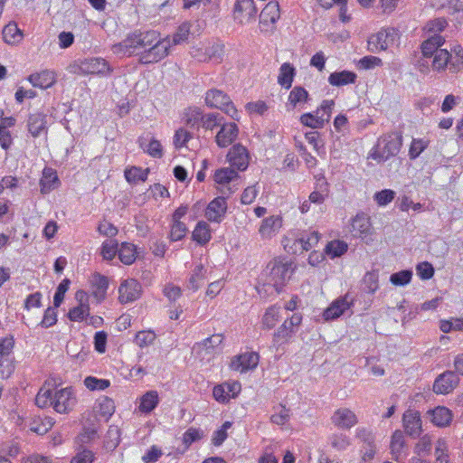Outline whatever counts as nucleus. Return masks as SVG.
<instances>
[{
    "label": "nucleus",
    "mask_w": 463,
    "mask_h": 463,
    "mask_svg": "<svg viewBox=\"0 0 463 463\" xmlns=\"http://www.w3.org/2000/svg\"><path fill=\"white\" fill-rule=\"evenodd\" d=\"M27 128L33 137H38L42 134H47V115L43 112H35L30 114L27 120Z\"/></svg>",
    "instance_id": "15"
},
{
    "label": "nucleus",
    "mask_w": 463,
    "mask_h": 463,
    "mask_svg": "<svg viewBox=\"0 0 463 463\" xmlns=\"http://www.w3.org/2000/svg\"><path fill=\"white\" fill-rule=\"evenodd\" d=\"M77 402L76 395L72 387H66L54 393L52 405L59 413H68L73 409Z\"/></svg>",
    "instance_id": "6"
},
{
    "label": "nucleus",
    "mask_w": 463,
    "mask_h": 463,
    "mask_svg": "<svg viewBox=\"0 0 463 463\" xmlns=\"http://www.w3.org/2000/svg\"><path fill=\"white\" fill-rule=\"evenodd\" d=\"M118 243L117 241H105L101 245L100 254L105 260H112L118 253Z\"/></svg>",
    "instance_id": "58"
},
{
    "label": "nucleus",
    "mask_w": 463,
    "mask_h": 463,
    "mask_svg": "<svg viewBox=\"0 0 463 463\" xmlns=\"http://www.w3.org/2000/svg\"><path fill=\"white\" fill-rule=\"evenodd\" d=\"M389 33L386 32H378L375 35L372 36L368 41L369 50L375 52L376 50H386L388 48Z\"/></svg>",
    "instance_id": "42"
},
{
    "label": "nucleus",
    "mask_w": 463,
    "mask_h": 463,
    "mask_svg": "<svg viewBox=\"0 0 463 463\" xmlns=\"http://www.w3.org/2000/svg\"><path fill=\"white\" fill-rule=\"evenodd\" d=\"M378 274L375 271H368L364 274L362 281L361 288L368 294H374L378 289Z\"/></svg>",
    "instance_id": "41"
},
{
    "label": "nucleus",
    "mask_w": 463,
    "mask_h": 463,
    "mask_svg": "<svg viewBox=\"0 0 463 463\" xmlns=\"http://www.w3.org/2000/svg\"><path fill=\"white\" fill-rule=\"evenodd\" d=\"M120 430L117 426H109L104 440L105 448L109 450H114L120 442Z\"/></svg>",
    "instance_id": "43"
},
{
    "label": "nucleus",
    "mask_w": 463,
    "mask_h": 463,
    "mask_svg": "<svg viewBox=\"0 0 463 463\" xmlns=\"http://www.w3.org/2000/svg\"><path fill=\"white\" fill-rule=\"evenodd\" d=\"M357 75L351 71H341L332 72L328 77V82L332 86L341 87L347 84H353L356 81Z\"/></svg>",
    "instance_id": "27"
},
{
    "label": "nucleus",
    "mask_w": 463,
    "mask_h": 463,
    "mask_svg": "<svg viewBox=\"0 0 463 463\" xmlns=\"http://www.w3.org/2000/svg\"><path fill=\"white\" fill-rule=\"evenodd\" d=\"M171 48L170 37L160 38L155 30H135L127 37L112 45L113 53L122 57H138V63L148 65L165 59Z\"/></svg>",
    "instance_id": "1"
},
{
    "label": "nucleus",
    "mask_w": 463,
    "mask_h": 463,
    "mask_svg": "<svg viewBox=\"0 0 463 463\" xmlns=\"http://www.w3.org/2000/svg\"><path fill=\"white\" fill-rule=\"evenodd\" d=\"M227 156L231 165L238 171H245L248 168L249 153L244 146L241 144L233 145Z\"/></svg>",
    "instance_id": "12"
},
{
    "label": "nucleus",
    "mask_w": 463,
    "mask_h": 463,
    "mask_svg": "<svg viewBox=\"0 0 463 463\" xmlns=\"http://www.w3.org/2000/svg\"><path fill=\"white\" fill-rule=\"evenodd\" d=\"M149 168L142 169L139 166H132L125 170V178L129 184L145 182L147 179Z\"/></svg>",
    "instance_id": "40"
},
{
    "label": "nucleus",
    "mask_w": 463,
    "mask_h": 463,
    "mask_svg": "<svg viewBox=\"0 0 463 463\" xmlns=\"http://www.w3.org/2000/svg\"><path fill=\"white\" fill-rule=\"evenodd\" d=\"M392 459L399 461L406 457L409 451V445L406 442L404 432L396 430L392 435L390 445Z\"/></svg>",
    "instance_id": "16"
},
{
    "label": "nucleus",
    "mask_w": 463,
    "mask_h": 463,
    "mask_svg": "<svg viewBox=\"0 0 463 463\" xmlns=\"http://www.w3.org/2000/svg\"><path fill=\"white\" fill-rule=\"evenodd\" d=\"M61 184L57 171L52 167L45 166L43 170V175L39 183L41 193L43 194H47L57 189Z\"/></svg>",
    "instance_id": "17"
},
{
    "label": "nucleus",
    "mask_w": 463,
    "mask_h": 463,
    "mask_svg": "<svg viewBox=\"0 0 463 463\" xmlns=\"http://www.w3.org/2000/svg\"><path fill=\"white\" fill-rule=\"evenodd\" d=\"M84 385L90 391H104L110 385L108 379H99L95 376H87L84 379Z\"/></svg>",
    "instance_id": "50"
},
{
    "label": "nucleus",
    "mask_w": 463,
    "mask_h": 463,
    "mask_svg": "<svg viewBox=\"0 0 463 463\" xmlns=\"http://www.w3.org/2000/svg\"><path fill=\"white\" fill-rule=\"evenodd\" d=\"M295 270L296 266L292 261L275 258L267 264L262 275L275 287L276 293L280 294L284 291L285 286L290 280Z\"/></svg>",
    "instance_id": "2"
},
{
    "label": "nucleus",
    "mask_w": 463,
    "mask_h": 463,
    "mask_svg": "<svg viewBox=\"0 0 463 463\" xmlns=\"http://www.w3.org/2000/svg\"><path fill=\"white\" fill-rule=\"evenodd\" d=\"M332 420L336 426L345 429H350L357 422L355 414L347 409L337 410Z\"/></svg>",
    "instance_id": "26"
},
{
    "label": "nucleus",
    "mask_w": 463,
    "mask_h": 463,
    "mask_svg": "<svg viewBox=\"0 0 463 463\" xmlns=\"http://www.w3.org/2000/svg\"><path fill=\"white\" fill-rule=\"evenodd\" d=\"M310 99L307 90L302 86H295L288 95L286 104L287 110H293L297 106L306 103Z\"/></svg>",
    "instance_id": "24"
},
{
    "label": "nucleus",
    "mask_w": 463,
    "mask_h": 463,
    "mask_svg": "<svg viewBox=\"0 0 463 463\" xmlns=\"http://www.w3.org/2000/svg\"><path fill=\"white\" fill-rule=\"evenodd\" d=\"M197 114L200 116L202 127L206 129L213 130L215 127L220 126L222 120H223V117L219 113H209L203 115L198 110Z\"/></svg>",
    "instance_id": "45"
},
{
    "label": "nucleus",
    "mask_w": 463,
    "mask_h": 463,
    "mask_svg": "<svg viewBox=\"0 0 463 463\" xmlns=\"http://www.w3.org/2000/svg\"><path fill=\"white\" fill-rule=\"evenodd\" d=\"M348 250V244L341 240H333L328 241L325 247L324 252L330 259L340 258Z\"/></svg>",
    "instance_id": "32"
},
{
    "label": "nucleus",
    "mask_w": 463,
    "mask_h": 463,
    "mask_svg": "<svg viewBox=\"0 0 463 463\" xmlns=\"http://www.w3.org/2000/svg\"><path fill=\"white\" fill-rule=\"evenodd\" d=\"M300 122L306 127L311 128H322L325 125V118L323 116L319 117L318 114L314 115L313 113H304L300 117Z\"/></svg>",
    "instance_id": "49"
},
{
    "label": "nucleus",
    "mask_w": 463,
    "mask_h": 463,
    "mask_svg": "<svg viewBox=\"0 0 463 463\" xmlns=\"http://www.w3.org/2000/svg\"><path fill=\"white\" fill-rule=\"evenodd\" d=\"M416 273L422 280H428L434 276L435 269L431 263L422 261L417 264Z\"/></svg>",
    "instance_id": "62"
},
{
    "label": "nucleus",
    "mask_w": 463,
    "mask_h": 463,
    "mask_svg": "<svg viewBox=\"0 0 463 463\" xmlns=\"http://www.w3.org/2000/svg\"><path fill=\"white\" fill-rule=\"evenodd\" d=\"M138 143L143 151L150 156L154 158H161L163 156V147L157 139L152 137L150 140H146L143 137L139 138Z\"/></svg>",
    "instance_id": "33"
},
{
    "label": "nucleus",
    "mask_w": 463,
    "mask_h": 463,
    "mask_svg": "<svg viewBox=\"0 0 463 463\" xmlns=\"http://www.w3.org/2000/svg\"><path fill=\"white\" fill-rule=\"evenodd\" d=\"M80 70L83 74H97L102 77L110 75L113 68L101 57H91L80 61Z\"/></svg>",
    "instance_id": "5"
},
{
    "label": "nucleus",
    "mask_w": 463,
    "mask_h": 463,
    "mask_svg": "<svg viewBox=\"0 0 463 463\" xmlns=\"http://www.w3.org/2000/svg\"><path fill=\"white\" fill-rule=\"evenodd\" d=\"M94 454L91 450L86 449L84 445L80 444L77 454L72 458L71 463H92Z\"/></svg>",
    "instance_id": "61"
},
{
    "label": "nucleus",
    "mask_w": 463,
    "mask_h": 463,
    "mask_svg": "<svg viewBox=\"0 0 463 463\" xmlns=\"http://www.w3.org/2000/svg\"><path fill=\"white\" fill-rule=\"evenodd\" d=\"M296 73L297 71L293 64L290 62H284L279 68V73L278 76L279 84L286 90L290 89Z\"/></svg>",
    "instance_id": "28"
},
{
    "label": "nucleus",
    "mask_w": 463,
    "mask_h": 463,
    "mask_svg": "<svg viewBox=\"0 0 463 463\" xmlns=\"http://www.w3.org/2000/svg\"><path fill=\"white\" fill-rule=\"evenodd\" d=\"M28 80L33 87L46 90L51 88L55 82V73L52 71L44 70L41 72L32 73Z\"/></svg>",
    "instance_id": "21"
},
{
    "label": "nucleus",
    "mask_w": 463,
    "mask_h": 463,
    "mask_svg": "<svg viewBox=\"0 0 463 463\" xmlns=\"http://www.w3.org/2000/svg\"><path fill=\"white\" fill-rule=\"evenodd\" d=\"M349 293L334 300L323 312L325 321H332L340 317L346 310L354 306V299L349 298Z\"/></svg>",
    "instance_id": "8"
},
{
    "label": "nucleus",
    "mask_w": 463,
    "mask_h": 463,
    "mask_svg": "<svg viewBox=\"0 0 463 463\" xmlns=\"http://www.w3.org/2000/svg\"><path fill=\"white\" fill-rule=\"evenodd\" d=\"M3 39L8 44H15L23 39V33L15 22L7 24L3 31Z\"/></svg>",
    "instance_id": "36"
},
{
    "label": "nucleus",
    "mask_w": 463,
    "mask_h": 463,
    "mask_svg": "<svg viewBox=\"0 0 463 463\" xmlns=\"http://www.w3.org/2000/svg\"><path fill=\"white\" fill-rule=\"evenodd\" d=\"M239 134V128L234 122L222 124L215 141L219 147H227L232 144Z\"/></svg>",
    "instance_id": "14"
},
{
    "label": "nucleus",
    "mask_w": 463,
    "mask_h": 463,
    "mask_svg": "<svg viewBox=\"0 0 463 463\" xmlns=\"http://www.w3.org/2000/svg\"><path fill=\"white\" fill-rule=\"evenodd\" d=\"M191 239L200 246H205L212 239L210 225L204 221H199L192 232Z\"/></svg>",
    "instance_id": "23"
},
{
    "label": "nucleus",
    "mask_w": 463,
    "mask_h": 463,
    "mask_svg": "<svg viewBox=\"0 0 463 463\" xmlns=\"http://www.w3.org/2000/svg\"><path fill=\"white\" fill-rule=\"evenodd\" d=\"M329 194V184L324 175L317 178L315 191H313L308 197L312 203L321 204Z\"/></svg>",
    "instance_id": "22"
},
{
    "label": "nucleus",
    "mask_w": 463,
    "mask_h": 463,
    "mask_svg": "<svg viewBox=\"0 0 463 463\" xmlns=\"http://www.w3.org/2000/svg\"><path fill=\"white\" fill-rule=\"evenodd\" d=\"M53 305L52 307H49L45 309L43 317L40 322L39 326L43 328H49L54 326L57 323V309Z\"/></svg>",
    "instance_id": "60"
},
{
    "label": "nucleus",
    "mask_w": 463,
    "mask_h": 463,
    "mask_svg": "<svg viewBox=\"0 0 463 463\" xmlns=\"http://www.w3.org/2000/svg\"><path fill=\"white\" fill-rule=\"evenodd\" d=\"M402 426L405 433L412 439H417L422 432V421L419 411L409 409L402 415Z\"/></svg>",
    "instance_id": "7"
},
{
    "label": "nucleus",
    "mask_w": 463,
    "mask_h": 463,
    "mask_svg": "<svg viewBox=\"0 0 463 463\" xmlns=\"http://www.w3.org/2000/svg\"><path fill=\"white\" fill-rule=\"evenodd\" d=\"M71 285V280L67 278L62 279L58 287L56 288L54 296H53V305L55 307H60L62 304L65 297V293L68 291Z\"/></svg>",
    "instance_id": "54"
},
{
    "label": "nucleus",
    "mask_w": 463,
    "mask_h": 463,
    "mask_svg": "<svg viewBox=\"0 0 463 463\" xmlns=\"http://www.w3.org/2000/svg\"><path fill=\"white\" fill-rule=\"evenodd\" d=\"M279 307L271 306L268 307L262 317V326L265 329H271L275 326L279 318Z\"/></svg>",
    "instance_id": "51"
},
{
    "label": "nucleus",
    "mask_w": 463,
    "mask_h": 463,
    "mask_svg": "<svg viewBox=\"0 0 463 463\" xmlns=\"http://www.w3.org/2000/svg\"><path fill=\"white\" fill-rule=\"evenodd\" d=\"M93 286L96 288L94 291V296L99 300H103L106 298L107 290L109 288V279L108 277L100 274L95 273L92 279Z\"/></svg>",
    "instance_id": "38"
},
{
    "label": "nucleus",
    "mask_w": 463,
    "mask_h": 463,
    "mask_svg": "<svg viewBox=\"0 0 463 463\" xmlns=\"http://www.w3.org/2000/svg\"><path fill=\"white\" fill-rule=\"evenodd\" d=\"M444 43L445 40L439 34L430 37L421 43L422 55L426 58H432L436 51L441 49Z\"/></svg>",
    "instance_id": "30"
},
{
    "label": "nucleus",
    "mask_w": 463,
    "mask_h": 463,
    "mask_svg": "<svg viewBox=\"0 0 463 463\" xmlns=\"http://www.w3.org/2000/svg\"><path fill=\"white\" fill-rule=\"evenodd\" d=\"M282 242L285 250L289 254L300 255L307 251L304 243L300 244V236L295 239L285 238Z\"/></svg>",
    "instance_id": "47"
},
{
    "label": "nucleus",
    "mask_w": 463,
    "mask_h": 463,
    "mask_svg": "<svg viewBox=\"0 0 463 463\" xmlns=\"http://www.w3.org/2000/svg\"><path fill=\"white\" fill-rule=\"evenodd\" d=\"M432 58V68L438 71L449 69L450 72H458L463 68V48L460 45H455L450 51L441 48Z\"/></svg>",
    "instance_id": "4"
},
{
    "label": "nucleus",
    "mask_w": 463,
    "mask_h": 463,
    "mask_svg": "<svg viewBox=\"0 0 463 463\" xmlns=\"http://www.w3.org/2000/svg\"><path fill=\"white\" fill-rule=\"evenodd\" d=\"M429 141L422 138H412L409 149V157L411 160H415L428 147Z\"/></svg>",
    "instance_id": "52"
},
{
    "label": "nucleus",
    "mask_w": 463,
    "mask_h": 463,
    "mask_svg": "<svg viewBox=\"0 0 463 463\" xmlns=\"http://www.w3.org/2000/svg\"><path fill=\"white\" fill-rule=\"evenodd\" d=\"M227 210L226 197L223 195L217 196L206 206L204 216L211 222L220 223L225 217Z\"/></svg>",
    "instance_id": "9"
},
{
    "label": "nucleus",
    "mask_w": 463,
    "mask_h": 463,
    "mask_svg": "<svg viewBox=\"0 0 463 463\" xmlns=\"http://www.w3.org/2000/svg\"><path fill=\"white\" fill-rule=\"evenodd\" d=\"M203 437V431L200 429L190 427L183 434V443L187 449L194 442L200 440Z\"/></svg>",
    "instance_id": "53"
},
{
    "label": "nucleus",
    "mask_w": 463,
    "mask_h": 463,
    "mask_svg": "<svg viewBox=\"0 0 463 463\" xmlns=\"http://www.w3.org/2000/svg\"><path fill=\"white\" fill-rule=\"evenodd\" d=\"M295 333L296 330L287 329L286 325H281L273 334V345L278 349L283 345L288 344Z\"/></svg>",
    "instance_id": "39"
},
{
    "label": "nucleus",
    "mask_w": 463,
    "mask_h": 463,
    "mask_svg": "<svg viewBox=\"0 0 463 463\" xmlns=\"http://www.w3.org/2000/svg\"><path fill=\"white\" fill-rule=\"evenodd\" d=\"M205 103L209 108L222 110L231 103V98L222 90L211 89L205 93Z\"/></svg>",
    "instance_id": "19"
},
{
    "label": "nucleus",
    "mask_w": 463,
    "mask_h": 463,
    "mask_svg": "<svg viewBox=\"0 0 463 463\" xmlns=\"http://www.w3.org/2000/svg\"><path fill=\"white\" fill-rule=\"evenodd\" d=\"M432 441L429 435H424L420 439V440L416 443L414 448V453L419 457H424L429 455L431 451Z\"/></svg>",
    "instance_id": "59"
},
{
    "label": "nucleus",
    "mask_w": 463,
    "mask_h": 463,
    "mask_svg": "<svg viewBox=\"0 0 463 463\" xmlns=\"http://www.w3.org/2000/svg\"><path fill=\"white\" fill-rule=\"evenodd\" d=\"M280 218L276 216H269L262 221L259 232L262 236H269L273 231L280 227Z\"/></svg>",
    "instance_id": "48"
},
{
    "label": "nucleus",
    "mask_w": 463,
    "mask_h": 463,
    "mask_svg": "<svg viewBox=\"0 0 463 463\" xmlns=\"http://www.w3.org/2000/svg\"><path fill=\"white\" fill-rule=\"evenodd\" d=\"M205 54L208 56L210 61L220 62L222 61L224 54V45L221 43H214L206 47Z\"/></svg>",
    "instance_id": "55"
},
{
    "label": "nucleus",
    "mask_w": 463,
    "mask_h": 463,
    "mask_svg": "<svg viewBox=\"0 0 463 463\" xmlns=\"http://www.w3.org/2000/svg\"><path fill=\"white\" fill-rule=\"evenodd\" d=\"M411 278L412 271L411 269H402L392 273L390 277V281L395 286H405L411 282Z\"/></svg>",
    "instance_id": "56"
},
{
    "label": "nucleus",
    "mask_w": 463,
    "mask_h": 463,
    "mask_svg": "<svg viewBox=\"0 0 463 463\" xmlns=\"http://www.w3.org/2000/svg\"><path fill=\"white\" fill-rule=\"evenodd\" d=\"M239 14H244L248 20L255 17L257 8L254 0H236L234 5L235 19H238Z\"/></svg>",
    "instance_id": "34"
},
{
    "label": "nucleus",
    "mask_w": 463,
    "mask_h": 463,
    "mask_svg": "<svg viewBox=\"0 0 463 463\" xmlns=\"http://www.w3.org/2000/svg\"><path fill=\"white\" fill-rule=\"evenodd\" d=\"M279 5L277 1L269 2L260 14V23L262 24H273L279 19Z\"/></svg>",
    "instance_id": "25"
},
{
    "label": "nucleus",
    "mask_w": 463,
    "mask_h": 463,
    "mask_svg": "<svg viewBox=\"0 0 463 463\" xmlns=\"http://www.w3.org/2000/svg\"><path fill=\"white\" fill-rule=\"evenodd\" d=\"M331 446L337 450H345L350 445L349 438L343 433H335L329 437Z\"/></svg>",
    "instance_id": "63"
},
{
    "label": "nucleus",
    "mask_w": 463,
    "mask_h": 463,
    "mask_svg": "<svg viewBox=\"0 0 463 463\" xmlns=\"http://www.w3.org/2000/svg\"><path fill=\"white\" fill-rule=\"evenodd\" d=\"M155 339L156 334L152 330L139 331L135 335V342L141 348L152 345Z\"/></svg>",
    "instance_id": "57"
},
{
    "label": "nucleus",
    "mask_w": 463,
    "mask_h": 463,
    "mask_svg": "<svg viewBox=\"0 0 463 463\" xmlns=\"http://www.w3.org/2000/svg\"><path fill=\"white\" fill-rule=\"evenodd\" d=\"M188 228L183 222H172L171 229L168 235L170 241H179L186 237Z\"/></svg>",
    "instance_id": "44"
},
{
    "label": "nucleus",
    "mask_w": 463,
    "mask_h": 463,
    "mask_svg": "<svg viewBox=\"0 0 463 463\" xmlns=\"http://www.w3.org/2000/svg\"><path fill=\"white\" fill-rule=\"evenodd\" d=\"M371 222L364 213H357L351 222V232L354 237L364 238L370 234Z\"/></svg>",
    "instance_id": "20"
},
{
    "label": "nucleus",
    "mask_w": 463,
    "mask_h": 463,
    "mask_svg": "<svg viewBox=\"0 0 463 463\" xmlns=\"http://www.w3.org/2000/svg\"><path fill=\"white\" fill-rule=\"evenodd\" d=\"M206 280V269L202 264L195 266L190 278L188 279L186 287L194 292L198 290Z\"/></svg>",
    "instance_id": "31"
},
{
    "label": "nucleus",
    "mask_w": 463,
    "mask_h": 463,
    "mask_svg": "<svg viewBox=\"0 0 463 463\" xmlns=\"http://www.w3.org/2000/svg\"><path fill=\"white\" fill-rule=\"evenodd\" d=\"M238 178H240L238 172L232 167H221L213 175V180L219 184H229Z\"/></svg>",
    "instance_id": "37"
},
{
    "label": "nucleus",
    "mask_w": 463,
    "mask_h": 463,
    "mask_svg": "<svg viewBox=\"0 0 463 463\" xmlns=\"http://www.w3.org/2000/svg\"><path fill=\"white\" fill-rule=\"evenodd\" d=\"M402 146V136L400 132H392L382 135L368 155L378 163H383L397 156Z\"/></svg>",
    "instance_id": "3"
},
{
    "label": "nucleus",
    "mask_w": 463,
    "mask_h": 463,
    "mask_svg": "<svg viewBox=\"0 0 463 463\" xmlns=\"http://www.w3.org/2000/svg\"><path fill=\"white\" fill-rule=\"evenodd\" d=\"M158 403V392L154 390L147 391L140 398L138 410L142 413L148 414L157 407Z\"/></svg>",
    "instance_id": "29"
},
{
    "label": "nucleus",
    "mask_w": 463,
    "mask_h": 463,
    "mask_svg": "<svg viewBox=\"0 0 463 463\" xmlns=\"http://www.w3.org/2000/svg\"><path fill=\"white\" fill-rule=\"evenodd\" d=\"M118 255L122 263L130 265L137 259V247L130 242H122L120 247H118Z\"/></svg>",
    "instance_id": "35"
},
{
    "label": "nucleus",
    "mask_w": 463,
    "mask_h": 463,
    "mask_svg": "<svg viewBox=\"0 0 463 463\" xmlns=\"http://www.w3.org/2000/svg\"><path fill=\"white\" fill-rule=\"evenodd\" d=\"M458 375L455 372L448 370L435 379L433 392L438 394H448L458 386Z\"/></svg>",
    "instance_id": "10"
},
{
    "label": "nucleus",
    "mask_w": 463,
    "mask_h": 463,
    "mask_svg": "<svg viewBox=\"0 0 463 463\" xmlns=\"http://www.w3.org/2000/svg\"><path fill=\"white\" fill-rule=\"evenodd\" d=\"M260 360L259 354L256 352H247L236 355L231 363L232 369L235 371L247 372L258 366Z\"/></svg>",
    "instance_id": "13"
},
{
    "label": "nucleus",
    "mask_w": 463,
    "mask_h": 463,
    "mask_svg": "<svg viewBox=\"0 0 463 463\" xmlns=\"http://www.w3.org/2000/svg\"><path fill=\"white\" fill-rule=\"evenodd\" d=\"M191 24L189 22H184L181 24L176 32L174 33L172 39H170L171 46L181 44L188 40V36L190 34Z\"/></svg>",
    "instance_id": "46"
},
{
    "label": "nucleus",
    "mask_w": 463,
    "mask_h": 463,
    "mask_svg": "<svg viewBox=\"0 0 463 463\" xmlns=\"http://www.w3.org/2000/svg\"><path fill=\"white\" fill-rule=\"evenodd\" d=\"M142 286L135 279L124 280L118 288V300L122 304L133 302L140 298Z\"/></svg>",
    "instance_id": "11"
},
{
    "label": "nucleus",
    "mask_w": 463,
    "mask_h": 463,
    "mask_svg": "<svg viewBox=\"0 0 463 463\" xmlns=\"http://www.w3.org/2000/svg\"><path fill=\"white\" fill-rule=\"evenodd\" d=\"M395 197V192L391 189H383L382 191L376 192L373 195L374 201L380 206H385L390 203Z\"/></svg>",
    "instance_id": "64"
},
{
    "label": "nucleus",
    "mask_w": 463,
    "mask_h": 463,
    "mask_svg": "<svg viewBox=\"0 0 463 463\" xmlns=\"http://www.w3.org/2000/svg\"><path fill=\"white\" fill-rule=\"evenodd\" d=\"M430 420L437 427L449 426L453 419L452 411L445 406H437L427 411Z\"/></svg>",
    "instance_id": "18"
}]
</instances>
